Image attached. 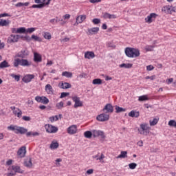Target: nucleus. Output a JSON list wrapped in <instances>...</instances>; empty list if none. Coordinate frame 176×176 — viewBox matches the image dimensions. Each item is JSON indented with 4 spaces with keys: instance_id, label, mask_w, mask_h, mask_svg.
<instances>
[{
    "instance_id": "nucleus-1",
    "label": "nucleus",
    "mask_w": 176,
    "mask_h": 176,
    "mask_svg": "<svg viewBox=\"0 0 176 176\" xmlns=\"http://www.w3.org/2000/svg\"><path fill=\"white\" fill-rule=\"evenodd\" d=\"M30 56V51L27 49L21 50L19 52L16 54V58L14 60L13 66L15 68H19V65L21 67H30L31 65V62L25 59Z\"/></svg>"
},
{
    "instance_id": "nucleus-2",
    "label": "nucleus",
    "mask_w": 176,
    "mask_h": 176,
    "mask_svg": "<svg viewBox=\"0 0 176 176\" xmlns=\"http://www.w3.org/2000/svg\"><path fill=\"white\" fill-rule=\"evenodd\" d=\"M125 54L126 57H129L130 58L140 57V50L133 47H126L125 48Z\"/></svg>"
},
{
    "instance_id": "nucleus-3",
    "label": "nucleus",
    "mask_w": 176,
    "mask_h": 176,
    "mask_svg": "<svg viewBox=\"0 0 176 176\" xmlns=\"http://www.w3.org/2000/svg\"><path fill=\"white\" fill-rule=\"evenodd\" d=\"M138 131L140 135H148L151 133V126L148 123H142L140 125V128L138 129Z\"/></svg>"
},
{
    "instance_id": "nucleus-4",
    "label": "nucleus",
    "mask_w": 176,
    "mask_h": 176,
    "mask_svg": "<svg viewBox=\"0 0 176 176\" xmlns=\"http://www.w3.org/2000/svg\"><path fill=\"white\" fill-rule=\"evenodd\" d=\"M45 129L47 133H54L56 131H58V128H57L56 126H53L50 124H45Z\"/></svg>"
},
{
    "instance_id": "nucleus-5",
    "label": "nucleus",
    "mask_w": 176,
    "mask_h": 176,
    "mask_svg": "<svg viewBox=\"0 0 176 176\" xmlns=\"http://www.w3.org/2000/svg\"><path fill=\"white\" fill-rule=\"evenodd\" d=\"M19 39H20V36L19 34H11L8 38V43H16L19 42Z\"/></svg>"
},
{
    "instance_id": "nucleus-6",
    "label": "nucleus",
    "mask_w": 176,
    "mask_h": 176,
    "mask_svg": "<svg viewBox=\"0 0 176 176\" xmlns=\"http://www.w3.org/2000/svg\"><path fill=\"white\" fill-rule=\"evenodd\" d=\"M96 120L98 122H107V120H109V115L102 113L96 117Z\"/></svg>"
},
{
    "instance_id": "nucleus-7",
    "label": "nucleus",
    "mask_w": 176,
    "mask_h": 176,
    "mask_svg": "<svg viewBox=\"0 0 176 176\" xmlns=\"http://www.w3.org/2000/svg\"><path fill=\"white\" fill-rule=\"evenodd\" d=\"M93 137L94 138H96V137H100L103 140L105 139L106 138L105 133H104V131L100 130H97V129L93 130Z\"/></svg>"
},
{
    "instance_id": "nucleus-8",
    "label": "nucleus",
    "mask_w": 176,
    "mask_h": 176,
    "mask_svg": "<svg viewBox=\"0 0 176 176\" xmlns=\"http://www.w3.org/2000/svg\"><path fill=\"white\" fill-rule=\"evenodd\" d=\"M72 100L74 104V108H79L80 107H83V102L80 101V98L78 96H73L72 97Z\"/></svg>"
},
{
    "instance_id": "nucleus-9",
    "label": "nucleus",
    "mask_w": 176,
    "mask_h": 176,
    "mask_svg": "<svg viewBox=\"0 0 176 176\" xmlns=\"http://www.w3.org/2000/svg\"><path fill=\"white\" fill-rule=\"evenodd\" d=\"M35 100L37 101V102H41V104H44L49 102V99L46 98V96H36Z\"/></svg>"
},
{
    "instance_id": "nucleus-10",
    "label": "nucleus",
    "mask_w": 176,
    "mask_h": 176,
    "mask_svg": "<svg viewBox=\"0 0 176 176\" xmlns=\"http://www.w3.org/2000/svg\"><path fill=\"white\" fill-rule=\"evenodd\" d=\"M156 17H157V14L156 13H151L146 18H145V21L146 23H148V24H151V23L154 21Z\"/></svg>"
},
{
    "instance_id": "nucleus-11",
    "label": "nucleus",
    "mask_w": 176,
    "mask_h": 176,
    "mask_svg": "<svg viewBox=\"0 0 176 176\" xmlns=\"http://www.w3.org/2000/svg\"><path fill=\"white\" fill-rule=\"evenodd\" d=\"M104 113H112L113 112V106L111 104H107L102 109Z\"/></svg>"
},
{
    "instance_id": "nucleus-12",
    "label": "nucleus",
    "mask_w": 176,
    "mask_h": 176,
    "mask_svg": "<svg viewBox=\"0 0 176 176\" xmlns=\"http://www.w3.org/2000/svg\"><path fill=\"white\" fill-rule=\"evenodd\" d=\"M27 150L25 146L21 147L17 151V155L20 157H25Z\"/></svg>"
},
{
    "instance_id": "nucleus-13",
    "label": "nucleus",
    "mask_w": 176,
    "mask_h": 176,
    "mask_svg": "<svg viewBox=\"0 0 176 176\" xmlns=\"http://www.w3.org/2000/svg\"><path fill=\"white\" fill-rule=\"evenodd\" d=\"M78 131V127L76 125H72L67 128V133L70 134V135H74V134H76Z\"/></svg>"
},
{
    "instance_id": "nucleus-14",
    "label": "nucleus",
    "mask_w": 176,
    "mask_h": 176,
    "mask_svg": "<svg viewBox=\"0 0 176 176\" xmlns=\"http://www.w3.org/2000/svg\"><path fill=\"white\" fill-rule=\"evenodd\" d=\"M34 78H35V76H34V74H28L23 77V81L25 83H30V82H31V80H32Z\"/></svg>"
},
{
    "instance_id": "nucleus-15",
    "label": "nucleus",
    "mask_w": 176,
    "mask_h": 176,
    "mask_svg": "<svg viewBox=\"0 0 176 176\" xmlns=\"http://www.w3.org/2000/svg\"><path fill=\"white\" fill-rule=\"evenodd\" d=\"M34 63H41L42 62V56L37 52L34 53Z\"/></svg>"
},
{
    "instance_id": "nucleus-16",
    "label": "nucleus",
    "mask_w": 176,
    "mask_h": 176,
    "mask_svg": "<svg viewBox=\"0 0 176 176\" xmlns=\"http://www.w3.org/2000/svg\"><path fill=\"white\" fill-rule=\"evenodd\" d=\"M12 170H13L14 173H15V175L16 173H19V174H23V173H24L23 170H21V168H20V166H12Z\"/></svg>"
},
{
    "instance_id": "nucleus-17",
    "label": "nucleus",
    "mask_w": 176,
    "mask_h": 176,
    "mask_svg": "<svg viewBox=\"0 0 176 176\" xmlns=\"http://www.w3.org/2000/svg\"><path fill=\"white\" fill-rule=\"evenodd\" d=\"M85 58L90 60V58H94V57H96V54H94V52L87 51L85 53Z\"/></svg>"
},
{
    "instance_id": "nucleus-18",
    "label": "nucleus",
    "mask_w": 176,
    "mask_h": 176,
    "mask_svg": "<svg viewBox=\"0 0 176 176\" xmlns=\"http://www.w3.org/2000/svg\"><path fill=\"white\" fill-rule=\"evenodd\" d=\"M100 31L99 28H92L90 29H88V34L89 35H96Z\"/></svg>"
},
{
    "instance_id": "nucleus-19",
    "label": "nucleus",
    "mask_w": 176,
    "mask_h": 176,
    "mask_svg": "<svg viewBox=\"0 0 176 176\" xmlns=\"http://www.w3.org/2000/svg\"><path fill=\"white\" fill-rule=\"evenodd\" d=\"M24 166L25 167H28L29 168H31L32 166V160L31 157L26 158L24 161Z\"/></svg>"
},
{
    "instance_id": "nucleus-20",
    "label": "nucleus",
    "mask_w": 176,
    "mask_h": 176,
    "mask_svg": "<svg viewBox=\"0 0 176 176\" xmlns=\"http://www.w3.org/2000/svg\"><path fill=\"white\" fill-rule=\"evenodd\" d=\"M28 131V129L22 127L18 126V131H15L16 134H25Z\"/></svg>"
},
{
    "instance_id": "nucleus-21",
    "label": "nucleus",
    "mask_w": 176,
    "mask_h": 176,
    "mask_svg": "<svg viewBox=\"0 0 176 176\" xmlns=\"http://www.w3.org/2000/svg\"><path fill=\"white\" fill-rule=\"evenodd\" d=\"M10 21L0 19V27H9Z\"/></svg>"
},
{
    "instance_id": "nucleus-22",
    "label": "nucleus",
    "mask_w": 176,
    "mask_h": 176,
    "mask_svg": "<svg viewBox=\"0 0 176 176\" xmlns=\"http://www.w3.org/2000/svg\"><path fill=\"white\" fill-rule=\"evenodd\" d=\"M128 115L130 118H138L140 116V111L132 110Z\"/></svg>"
},
{
    "instance_id": "nucleus-23",
    "label": "nucleus",
    "mask_w": 176,
    "mask_h": 176,
    "mask_svg": "<svg viewBox=\"0 0 176 176\" xmlns=\"http://www.w3.org/2000/svg\"><path fill=\"white\" fill-rule=\"evenodd\" d=\"M45 90L47 93V94H53V87H52V85H50V84H47L45 86Z\"/></svg>"
},
{
    "instance_id": "nucleus-24",
    "label": "nucleus",
    "mask_w": 176,
    "mask_h": 176,
    "mask_svg": "<svg viewBox=\"0 0 176 176\" xmlns=\"http://www.w3.org/2000/svg\"><path fill=\"white\" fill-rule=\"evenodd\" d=\"M58 146H59V144L58 143V142L56 140H53L51 142L50 148V149H57V148H58Z\"/></svg>"
},
{
    "instance_id": "nucleus-25",
    "label": "nucleus",
    "mask_w": 176,
    "mask_h": 176,
    "mask_svg": "<svg viewBox=\"0 0 176 176\" xmlns=\"http://www.w3.org/2000/svg\"><path fill=\"white\" fill-rule=\"evenodd\" d=\"M60 89H71L72 87V85L69 84V82H62L60 86Z\"/></svg>"
},
{
    "instance_id": "nucleus-26",
    "label": "nucleus",
    "mask_w": 176,
    "mask_h": 176,
    "mask_svg": "<svg viewBox=\"0 0 176 176\" xmlns=\"http://www.w3.org/2000/svg\"><path fill=\"white\" fill-rule=\"evenodd\" d=\"M43 36L47 41H50V39H52V34H50L49 32H43Z\"/></svg>"
},
{
    "instance_id": "nucleus-27",
    "label": "nucleus",
    "mask_w": 176,
    "mask_h": 176,
    "mask_svg": "<svg viewBox=\"0 0 176 176\" xmlns=\"http://www.w3.org/2000/svg\"><path fill=\"white\" fill-rule=\"evenodd\" d=\"M14 115L15 116H17V118H21V116L23 115V111L20 109H16V110L13 111Z\"/></svg>"
},
{
    "instance_id": "nucleus-28",
    "label": "nucleus",
    "mask_w": 176,
    "mask_h": 176,
    "mask_svg": "<svg viewBox=\"0 0 176 176\" xmlns=\"http://www.w3.org/2000/svg\"><path fill=\"white\" fill-rule=\"evenodd\" d=\"M127 157V151H121L120 155L116 157V159H126Z\"/></svg>"
},
{
    "instance_id": "nucleus-29",
    "label": "nucleus",
    "mask_w": 176,
    "mask_h": 176,
    "mask_svg": "<svg viewBox=\"0 0 176 176\" xmlns=\"http://www.w3.org/2000/svg\"><path fill=\"white\" fill-rule=\"evenodd\" d=\"M103 17H104V19H116V15L111 14H109L108 12H105L103 14Z\"/></svg>"
},
{
    "instance_id": "nucleus-30",
    "label": "nucleus",
    "mask_w": 176,
    "mask_h": 176,
    "mask_svg": "<svg viewBox=\"0 0 176 176\" xmlns=\"http://www.w3.org/2000/svg\"><path fill=\"white\" fill-rule=\"evenodd\" d=\"M46 6L45 3H41V4H34L32 6V8L33 9H42L43 8H45Z\"/></svg>"
},
{
    "instance_id": "nucleus-31",
    "label": "nucleus",
    "mask_w": 176,
    "mask_h": 176,
    "mask_svg": "<svg viewBox=\"0 0 176 176\" xmlns=\"http://www.w3.org/2000/svg\"><path fill=\"white\" fill-rule=\"evenodd\" d=\"M8 67H10V65H9V63L6 60H3L0 63V68H8Z\"/></svg>"
},
{
    "instance_id": "nucleus-32",
    "label": "nucleus",
    "mask_w": 176,
    "mask_h": 176,
    "mask_svg": "<svg viewBox=\"0 0 176 176\" xmlns=\"http://www.w3.org/2000/svg\"><path fill=\"white\" fill-rule=\"evenodd\" d=\"M85 138H91L93 137V130L91 131H87L84 133Z\"/></svg>"
},
{
    "instance_id": "nucleus-33",
    "label": "nucleus",
    "mask_w": 176,
    "mask_h": 176,
    "mask_svg": "<svg viewBox=\"0 0 176 176\" xmlns=\"http://www.w3.org/2000/svg\"><path fill=\"white\" fill-rule=\"evenodd\" d=\"M120 112H126V109L116 106V113H120Z\"/></svg>"
},
{
    "instance_id": "nucleus-34",
    "label": "nucleus",
    "mask_w": 176,
    "mask_h": 176,
    "mask_svg": "<svg viewBox=\"0 0 176 176\" xmlns=\"http://www.w3.org/2000/svg\"><path fill=\"white\" fill-rule=\"evenodd\" d=\"M171 8H173V6H167L166 7H164L162 8V10H164V12L166 11V13H168V14H171Z\"/></svg>"
},
{
    "instance_id": "nucleus-35",
    "label": "nucleus",
    "mask_w": 176,
    "mask_h": 176,
    "mask_svg": "<svg viewBox=\"0 0 176 176\" xmlns=\"http://www.w3.org/2000/svg\"><path fill=\"white\" fill-rule=\"evenodd\" d=\"M31 39H33L35 42H42V38L36 36L35 34L32 35Z\"/></svg>"
},
{
    "instance_id": "nucleus-36",
    "label": "nucleus",
    "mask_w": 176,
    "mask_h": 176,
    "mask_svg": "<svg viewBox=\"0 0 176 176\" xmlns=\"http://www.w3.org/2000/svg\"><path fill=\"white\" fill-rule=\"evenodd\" d=\"M120 68H132L133 64L131 63H122L120 65Z\"/></svg>"
},
{
    "instance_id": "nucleus-37",
    "label": "nucleus",
    "mask_w": 176,
    "mask_h": 176,
    "mask_svg": "<svg viewBox=\"0 0 176 176\" xmlns=\"http://www.w3.org/2000/svg\"><path fill=\"white\" fill-rule=\"evenodd\" d=\"M8 130H10L11 131H18L19 126L14 125H10L8 126Z\"/></svg>"
},
{
    "instance_id": "nucleus-38",
    "label": "nucleus",
    "mask_w": 176,
    "mask_h": 176,
    "mask_svg": "<svg viewBox=\"0 0 176 176\" xmlns=\"http://www.w3.org/2000/svg\"><path fill=\"white\" fill-rule=\"evenodd\" d=\"M62 76H65L66 78H72V73L69 72H63L62 73Z\"/></svg>"
},
{
    "instance_id": "nucleus-39",
    "label": "nucleus",
    "mask_w": 176,
    "mask_h": 176,
    "mask_svg": "<svg viewBox=\"0 0 176 176\" xmlns=\"http://www.w3.org/2000/svg\"><path fill=\"white\" fill-rule=\"evenodd\" d=\"M93 85H101L102 83V80L100 78H96L92 81Z\"/></svg>"
},
{
    "instance_id": "nucleus-40",
    "label": "nucleus",
    "mask_w": 176,
    "mask_h": 176,
    "mask_svg": "<svg viewBox=\"0 0 176 176\" xmlns=\"http://www.w3.org/2000/svg\"><path fill=\"white\" fill-rule=\"evenodd\" d=\"M30 5V3L26 2V3H18L15 5L16 8H21V6H28Z\"/></svg>"
},
{
    "instance_id": "nucleus-41",
    "label": "nucleus",
    "mask_w": 176,
    "mask_h": 176,
    "mask_svg": "<svg viewBox=\"0 0 176 176\" xmlns=\"http://www.w3.org/2000/svg\"><path fill=\"white\" fill-rule=\"evenodd\" d=\"M168 126H170V127H175V129H176V121L174 120H170L168 122Z\"/></svg>"
},
{
    "instance_id": "nucleus-42",
    "label": "nucleus",
    "mask_w": 176,
    "mask_h": 176,
    "mask_svg": "<svg viewBox=\"0 0 176 176\" xmlns=\"http://www.w3.org/2000/svg\"><path fill=\"white\" fill-rule=\"evenodd\" d=\"M157 122L158 120H157V118H153V120L149 121L150 126H156V124H157Z\"/></svg>"
},
{
    "instance_id": "nucleus-43",
    "label": "nucleus",
    "mask_w": 176,
    "mask_h": 176,
    "mask_svg": "<svg viewBox=\"0 0 176 176\" xmlns=\"http://www.w3.org/2000/svg\"><path fill=\"white\" fill-rule=\"evenodd\" d=\"M16 32H18V34H25L26 29H25V28H18Z\"/></svg>"
},
{
    "instance_id": "nucleus-44",
    "label": "nucleus",
    "mask_w": 176,
    "mask_h": 176,
    "mask_svg": "<svg viewBox=\"0 0 176 176\" xmlns=\"http://www.w3.org/2000/svg\"><path fill=\"white\" fill-rule=\"evenodd\" d=\"M36 28H30L26 29V34H32V32H34L36 31Z\"/></svg>"
},
{
    "instance_id": "nucleus-45",
    "label": "nucleus",
    "mask_w": 176,
    "mask_h": 176,
    "mask_svg": "<svg viewBox=\"0 0 176 176\" xmlns=\"http://www.w3.org/2000/svg\"><path fill=\"white\" fill-rule=\"evenodd\" d=\"M50 120L52 123H53L54 122H57V120H58V116H54L50 117Z\"/></svg>"
},
{
    "instance_id": "nucleus-46",
    "label": "nucleus",
    "mask_w": 176,
    "mask_h": 176,
    "mask_svg": "<svg viewBox=\"0 0 176 176\" xmlns=\"http://www.w3.org/2000/svg\"><path fill=\"white\" fill-rule=\"evenodd\" d=\"M104 159H105V155L104 153H101L100 157L97 158V160H99L100 163H104Z\"/></svg>"
},
{
    "instance_id": "nucleus-47",
    "label": "nucleus",
    "mask_w": 176,
    "mask_h": 176,
    "mask_svg": "<svg viewBox=\"0 0 176 176\" xmlns=\"http://www.w3.org/2000/svg\"><path fill=\"white\" fill-rule=\"evenodd\" d=\"M153 49H155V46H153V45L146 46V52H153Z\"/></svg>"
},
{
    "instance_id": "nucleus-48",
    "label": "nucleus",
    "mask_w": 176,
    "mask_h": 176,
    "mask_svg": "<svg viewBox=\"0 0 176 176\" xmlns=\"http://www.w3.org/2000/svg\"><path fill=\"white\" fill-rule=\"evenodd\" d=\"M139 101H147L148 100V96L146 95H144L139 97Z\"/></svg>"
},
{
    "instance_id": "nucleus-49",
    "label": "nucleus",
    "mask_w": 176,
    "mask_h": 176,
    "mask_svg": "<svg viewBox=\"0 0 176 176\" xmlns=\"http://www.w3.org/2000/svg\"><path fill=\"white\" fill-rule=\"evenodd\" d=\"M129 167L131 170H134L137 167L136 163H131L129 164Z\"/></svg>"
},
{
    "instance_id": "nucleus-50",
    "label": "nucleus",
    "mask_w": 176,
    "mask_h": 176,
    "mask_svg": "<svg viewBox=\"0 0 176 176\" xmlns=\"http://www.w3.org/2000/svg\"><path fill=\"white\" fill-rule=\"evenodd\" d=\"M56 107L58 109H61V108H63L64 107V102H60L59 103L56 104Z\"/></svg>"
},
{
    "instance_id": "nucleus-51",
    "label": "nucleus",
    "mask_w": 176,
    "mask_h": 176,
    "mask_svg": "<svg viewBox=\"0 0 176 176\" xmlns=\"http://www.w3.org/2000/svg\"><path fill=\"white\" fill-rule=\"evenodd\" d=\"M67 96H69V92H62L60 98H64L65 97H67Z\"/></svg>"
},
{
    "instance_id": "nucleus-52",
    "label": "nucleus",
    "mask_w": 176,
    "mask_h": 176,
    "mask_svg": "<svg viewBox=\"0 0 176 176\" xmlns=\"http://www.w3.org/2000/svg\"><path fill=\"white\" fill-rule=\"evenodd\" d=\"M60 162H63V160L61 158H58L55 160V164L56 166H57L58 167H60Z\"/></svg>"
},
{
    "instance_id": "nucleus-53",
    "label": "nucleus",
    "mask_w": 176,
    "mask_h": 176,
    "mask_svg": "<svg viewBox=\"0 0 176 176\" xmlns=\"http://www.w3.org/2000/svg\"><path fill=\"white\" fill-rule=\"evenodd\" d=\"M85 20H86V15L80 16V20L78 19V21L80 23H83V21H85Z\"/></svg>"
},
{
    "instance_id": "nucleus-54",
    "label": "nucleus",
    "mask_w": 176,
    "mask_h": 176,
    "mask_svg": "<svg viewBox=\"0 0 176 176\" xmlns=\"http://www.w3.org/2000/svg\"><path fill=\"white\" fill-rule=\"evenodd\" d=\"M12 78H14L16 80V82H19L20 80V75H15V74H11Z\"/></svg>"
},
{
    "instance_id": "nucleus-55",
    "label": "nucleus",
    "mask_w": 176,
    "mask_h": 176,
    "mask_svg": "<svg viewBox=\"0 0 176 176\" xmlns=\"http://www.w3.org/2000/svg\"><path fill=\"white\" fill-rule=\"evenodd\" d=\"M92 22L94 24H100V23H101V20L100 19H94Z\"/></svg>"
},
{
    "instance_id": "nucleus-56",
    "label": "nucleus",
    "mask_w": 176,
    "mask_h": 176,
    "mask_svg": "<svg viewBox=\"0 0 176 176\" xmlns=\"http://www.w3.org/2000/svg\"><path fill=\"white\" fill-rule=\"evenodd\" d=\"M63 20H69L71 19V15L69 14H66L63 16Z\"/></svg>"
},
{
    "instance_id": "nucleus-57",
    "label": "nucleus",
    "mask_w": 176,
    "mask_h": 176,
    "mask_svg": "<svg viewBox=\"0 0 176 176\" xmlns=\"http://www.w3.org/2000/svg\"><path fill=\"white\" fill-rule=\"evenodd\" d=\"M50 23L51 24H57V23H58V20L56 19H52L50 20Z\"/></svg>"
},
{
    "instance_id": "nucleus-58",
    "label": "nucleus",
    "mask_w": 176,
    "mask_h": 176,
    "mask_svg": "<svg viewBox=\"0 0 176 176\" xmlns=\"http://www.w3.org/2000/svg\"><path fill=\"white\" fill-rule=\"evenodd\" d=\"M145 79L148 80V79H151V80H155V79H156V76L153 75V76H146L145 78Z\"/></svg>"
},
{
    "instance_id": "nucleus-59",
    "label": "nucleus",
    "mask_w": 176,
    "mask_h": 176,
    "mask_svg": "<svg viewBox=\"0 0 176 176\" xmlns=\"http://www.w3.org/2000/svg\"><path fill=\"white\" fill-rule=\"evenodd\" d=\"M146 69H147V71H152V70L155 69V67H153V65H150L146 66Z\"/></svg>"
},
{
    "instance_id": "nucleus-60",
    "label": "nucleus",
    "mask_w": 176,
    "mask_h": 176,
    "mask_svg": "<svg viewBox=\"0 0 176 176\" xmlns=\"http://www.w3.org/2000/svg\"><path fill=\"white\" fill-rule=\"evenodd\" d=\"M23 120H25V122H30L31 120V117L30 116H23L22 118Z\"/></svg>"
},
{
    "instance_id": "nucleus-61",
    "label": "nucleus",
    "mask_w": 176,
    "mask_h": 176,
    "mask_svg": "<svg viewBox=\"0 0 176 176\" xmlns=\"http://www.w3.org/2000/svg\"><path fill=\"white\" fill-rule=\"evenodd\" d=\"M79 19H80V16H78L76 19V23H74V25H78V24H80V22H79Z\"/></svg>"
},
{
    "instance_id": "nucleus-62",
    "label": "nucleus",
    "mask_w": 176,
    "mask_h": 176,
    "mask_svg": "<svg viewBox=\"0 0 176 176\" xmlns=\"http://www.w3.org/2000/svg\"><path fill=\"white\" fill-rule=\"evenodd\" d=\"M23 39H25V41H27L28 42H30L32 38L31 37H30V36L26 35L23 37Z\"/></svg>"
},
{
    "instance_id": "nucleus-63",
    "label": "nucleus",
    "mask_w": 176,
    "mask_h": 176,
    "mask_svg": "<svg viewBox=\"0 0 176 176\" xmlns=\"http://www.w3.org/2000/svg\"><path fill=\"white\" fill-rule=\"evenodd\" d=\"M87 76V74H86V73H82L81 74L79 75V78H80V79L83 78H86Z\"/></svg>"
},
{
    "instance_id": "nucleus-64",
    "label": "nucleus",
    "mask_w": 176,
    "mask_h": 176,
    "mask_svg": "<svg viewBox=\"0 0 176 176\" xmlns=\"http://www.w3.org/2000/svg\"><path fill=\"white\" fill-rule=\"evenodd\" d=\"M6 175L7 176H14V175H16V173H14V172H10V173H6Z\"/></svg>"
}]
</instances>
